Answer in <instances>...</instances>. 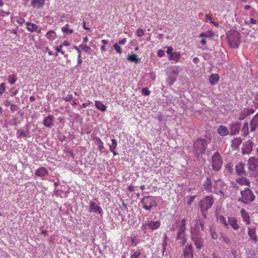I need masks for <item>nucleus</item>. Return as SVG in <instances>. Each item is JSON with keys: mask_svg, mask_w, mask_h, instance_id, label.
I'll return each instance as SVG.
<instances>
[{"mask_svg": "<svg viewBox=\"0 0 258 258\" xmlns=\"http://www.w3.org/2000/svg\"><path fill=\"white\" fill-rule=\"evenodd\" d=\"M180 58V54L179 52H173L169 56V59L173 60L175 62L179 61Z\"/></svg>", "mask_w": 258, "mask_h": 258, "instance_id": "obj_25", "label": "nucleus"}, {"mask_svg": "<svg viewBox=\"0 0 258 258\" xmlns=\"http://www.w3.org/2000/svg\"><path fill=\"white\" fill-rule=\"evenodd\" d=\"M95 144L97 146L99 151H101L104 149L103 143L98 137L94 138Z\"/></svg>", "mask_w": 258, "mask_h": 258, "instance_id": "obj_26", "label": "nucleus"}, {"mask_svg": "<svg viewBox=\"0 0 258 258\" xmlns=\"http://www.w3.org/2000/svg\"><path fill=\"white\" fill-rule=\"evenodd\" d=\"M228 220V224H230L233 229L235 230L239 229L240 227L238 223L237 220L235 217H229Z\"/></svg>", "mask_w": 258, "mask_h": 258, "instance_id": "obj_17", "label": "nucleus"}, {"mask_svg": "<svg viewBox=\"0 0 258 258\" xmlns=\"http://www.w3.org/2000/svg\"><path fill=\"white\" fill-rule=\"evenodd\" d=\"M17 80V76L15 74H12L11 75H9L8 77V82L11 84H15Z\"/></svg>", "mask_w": 258, "mask_h": 258, "instance_id": "obj_38", "label": "nucleus"}, {"mask_svg": "<svg viewBox=\"0 0 258 258\" xmlns=\"http://www.w3.org/2000/svg\"><path fill=\"white\" fill-rule=\"evenodd\" d=\"M73 98V96L71 94L68 95L66 97L62 98L66 102L70 101Z\"/></svg>", "mask_w": 258, "mask_h": 258, "instance_id": "obj_54", "label": "nucleus"}, {"mask_svg": "<svg viewBox=\"0 0 258 258\" xmlns=\"http://www.w3.org/2000/svg\"><path fill=\"white\" fill-rule=\"evenodd\" d=\"M146 224H147V221L142 223V225L141 226V229L142 230H145V229H149L148 228V226H147Z\"/></svg>", "mask_w": 258, "mask_h": 258, "instance_id": "obj_60", "label": "nucleus"}, {"mask_svg": "<svg viewBox=\"0 0 258 258\" xmlns=\"http://www.w3.org/2000/svg\"><path fill=\"white\" fill-rule=\"evenodd\" d=\"M16 22L20 25H23V24L25 23V21L24 20V19L22 18H21V17H18L17 18V20H16Z\"/></svg>", "mask_w": 258, "mask_h": 258, "instance_id": "obj_53", "label": "nucleus"}, {"mask_svg": "<svg viewBox=\"0 0 258 258\" xmlns=\"http://www.w3.org/2000/svg\"><path fill=\"white\" fill-rule=\"evenodd\" d=\"M186 226L180 225L179 226L178 232L185 233Z\"/></svg>", "mask_w": 258, "mask_h": 258, "instance_id": "obj_55", "label": "nucleus"}, {"mask_svg": "<svg viewBox=\"0 0 258 258\" xmlns=\"http://www.w3.org/2000/svg\"><path fill=\"white\" fill-rule=\"evenodd\" d=\"M241 127V124L239 122L233 123L230 125V135H235L237 134Z\"/></svg>", "mask_w": 258, "mask_h": 258, "instance_id": "obj_11", "label": "nucleus"}, {"mask_svg": "<svg viewBox=\"0 0 258 258\" xmlns=\"http://www.w3.org/2000/svg\"><path fill=\"white\" fill-rule=\"evenodd\" d=\"M252 143L250 141H248L244 143L242 149V154H249L250 153V152L252 151Z\"/></svg>", "mask_w": 258, "mask_h": 258, "instance_id": "obj_13", "label": "nucleus"}, {"mask_svg": "<svg viewBox=\"0 0 258 258\" xmlns=\"http://www.w3.org/2000/svg\"><path fill=\"white\" fill-rule=\"evenodd\" d=\"M166 48H167L166 53L168 54L171 55V54L173 53V48L171 46H167Z\"/></svg>", "mask_w": 258, "mask_h": 258, "instance_id": "obj_57", "label": "nucleus"}, {"mask_svg": "<svg viewBox=\"0 0 258 258\" xmlns=\"http://www.w3.org/2000/svg\"><path fill=\"white\" fill-rule=\"evenodd\" d=\"M10 109L12 111H15L17 110V109H18V107L17 105L12 104L11 106Z\"/></svg>", "mask_w": 258, "mask_h": 258, "instance_id": "obj_58", "label": "nucleus"}, {"mask_svg": "<svg viewBox=\"0 0 258 258\" xmlns=\"http://www.w3.org/2000/svg\"><path fill=\"white\" fill-rule=\"evenodd\" d=\"M183 256L184 258L189 257L190 256H193V247L191 244L185 246L183 251Z\"/></svg>", "mask_w": 258, "mask_h": 258, "instance_id": "obj_15", "label": "nucleus"}, {"mask_svg": "<svg viewBox=\"0 0 258 258\" xmlns=\"http://www.w3.org/2000/svg\"><path fill=\"white\" fill-rule=\"evenodd\" d=\"M222 157L220 153L216 152L212 156V161H221Z\"/></svg>", "mask_w": 258, "mask_h": 258, "instance_id": "obj_36", "label": "nucleus"}, {"mask_svg": "<svg viewBox=\"0 0 258 258\" xmlns=\"http://www.w3.org/2000/svg\"><path fill=\"white\" fill-rule=\"evenodd\" d=\"M185 237V234L184 233L177 232V240H180Z\"/></svg>", "mask_w": 258, "mask_h": 258, "instance_id": "obj_48", "label": "nucleus"}, {"mask_svg": "<svg viewBox=\"0 0 258 258\" xmlns=\"http://www.w3.org/2000/svg\"><path fill=\"white\" fill-rule=\"evenodd\" d=\"M143 204V208L150 211L154 207L156 208L157 204L156 198L153 196H144L140 201Z\"/></svg>", "mask_w": 258, "mask_h": 258, "instance_id": "obj_3", "label": "nucleus"}, {"mask_svg": "<svg viewBox=\"0 0 258 258\" xmlns=\"http://www.w3.org/2000/svg\"><path fill=\"white\" fill-rule=\"evenodd\" d=\"M218 133L222 137L226 136L229 133V130L226 126L220 125L217 130Z\"/></svg>", "mask_w": 258, "mask_h": 258, "instance_id": "obj_22", "label": "nucleus"}, {"mask_svg": "<svg viewBox=\"0 0 258 258\" xmlns=\"http://www.w3.org/2000/svg\"><path fill=\"white\" fill-rule=\"evenodd\" d=\"M54 116L52 115H49L44 117L43 122L45 126L47 127H51L54 125L53 120Z\"/></svg>", "mask_w": 258, "mask_h": 258, "instance_id": "obj_14", "label": "nucleus"}, {"mask_svg": "<svg viewBox=\"0 0 258 258\" xmlns=\"http://www.w3.org/2000/svg\"><path fill=\"white\" fill-rule=\"evenodd\" d=\"M248 169L250 174L254 176H258V162H248Z\"/></svg>", "mask_w": 258, "mask_h": 258, "instance_id": "obj_8", "label": "nucleus"}, {"mask_svg": "<svg viewBox=\"0 0 258 258\" xmlns=\"http://www.w3.org/2000/svg\"><path fill=\"white\" fill-rule=\"evenodd\" d=\"M127 59L128 60L131 62H135L136 63H138L139 62V59L137 58V56L135 54H128Z\"/></svg>", "mask_w": 258, "mask_h": 258, "instance_id": "obj_32", "label": "nucleus"}, {"mask_svg": "<svg viewBox=\"0 0 258 258\" xmlns=\"http://www.w3.org/2000/svg\"><path fill=\"white\" fill-rule=\"evenodd\" d=\"M175 79L169 77L167 79V84L169 86H171L174 83V82L175 81Z\"/></svg>", "mask_w": 258, "mask_h": 258, "instance_id": "obj_50", "label": "nucleus"}, {"mask_svg": "<svg viewBox=\"0 0 258 258\" xmlns=\"http://www.w3.org/2000/svg\"><path fill=\"white\" fill-rule=\"evenodd\" d=\"M219 75L218 74H212L209 77V81L212 85H215L219 80Z\"/></svg>", "mask_w": 258, "mask_h": 258, "instance_id": "obj_21", "label": "nucleus"}, {"mask_svg": "<svg viewBox=\"0 0 258 258\" xmlns=\"http://www.w3.org/2000/svg\"><path fill=\"white\" fill-rule=\"evenodd\" d=\"M111 141L112 143L111 145L109 146V150L115 155L116 154L114 152V150L117 146V142L116 140L114 139H112Z\"/></svg>", "mask_w": 258, "mask_h": 258, "instance_id": "obj_31", "label": "nucleus"}, {"mask_svg": "<svg viewBox=\"0 0 258 258\" xmlns=\"http://www.w3.org/2000/svg\"><path fill=\"white\" fill-rule=\"evenodd\" d=\"M79 47L86 52H89L91 50V48L86 44H81Z\"/></svg>", "mask_w": 258, "mask_h": 258, "instance_id": "obj_41", "label": "nucleus"}, {"mask_svg": "<svg viewBox=\"0 0 258 258\" xmlns=\"http://www.w3.org/2000/svg\"><path fill=\"white\" fill-rule=\"evenodd\" d=\"M218 219L219 221L222 223L224 226L226 228H228L229 226L228 222L227 223L226 222L225 218H224L223 216H220L218 218Z\"/></svg>", "mask_w": 258, "mask_h": 258, "instance_id": "obj_39", "label": "nucleus"}, {"mask_svg": "<svg viewBox=\"0 0 258 258\" xmlns=\"http://www.w3.org/2000/svg\"><path fill=\"white\" fill-rule=\"evenodd\" d=\"M46 38L49 41H53L56 38V32L53 30H49L48 31L46 35Z\"/></svg>", "mask_w": 258, "mask_h": 258, "instance_id": "obj_24", "label": "nucleus"}, {"mask_svg": "<svg viewBox=\"0 0 258 258\" xmlns=\"http://www.w3.org/2000/svg\"><path fill=\"white\" fill-rule=\"evenodd\" d=\"M204 230V224L200 220H196L194 227H191V236H202Z\"/></svg>", "mask_w": 258, "mask_h": 258, "instance_id": "obj_6", "label": "nucleus"}, {"mask_svg": "<svg viewBox=\"0 0 258 258\" xmlns=\"http://www.w3.org/2000/svg\"><path fill=\"white\" fill-rule=\"evenodd\" d=\"M206 19L207 20L210 21V22H211V21H212V15L210 14H207L206 15Z\"/></svg>", "mask_w": 258, "mask_h": 258, "instance_id": "obj_64", "label": "nucleus"}, {"mask_svg": "<svg viewBox=\"0 0 258 258\" xmlns=\"http://www.w3.org/2000/svg\"><path fill=\"white\" fill-rule=\"evenodd\" d=\"M44 3V0H31V5L34 8L42 7Z\"/></svg>", "mask_w": 258, "mask_h": 258, "instance_id": "obj_23", "label": "nucleus"}, {"mask_svg": "<svg viewBox=\"0 0 258 258\" xmlns=\"http://www.w3.org/2000/svg\"><path fill=\"white\" fill-rule=\"evenodd\" d=\"M180 241L179 243H180V245H182V246H183L185 244V243L186 242V237H185V238H184L183 239H180Z\"/></svg>", "mask_w": 258, "mask_h": 258, "instance_id": "obj_63", "label": "nucleus"}, {"mask_svg": "<svg viewBox=\"0 0 258 258\" xmlns=\"http://www.w3.org/2000/svg\"><path fill=\"white\" fill-rule=\"evenodd\" d=\"M228 43L232 48H237L240 43V33L235 30H230L227 34Z\"/></svg>", "mask_w": 258, "mask_h": 258, "instance_id": "obj_2", "label": "nucleus"}, {"mask_svg": "<svg viewBox=\"0 0 258 258\" xmlns=\"http://www.w3.org/2000/svg\"><path fill=\"white\" fill-rule=\"evenodd\" d=\"M147 220L146 225L148 226V228L150 230H156L158 229L161 225L160 221L159 220L154 221L152 220H150L149 218H147Z\"/></svg>", "mask_w": 258, "mask_h": 258, "instance_id": "obj_10", "label": "nucleus"}, {"mask_svg": "<svg viewBox=\"0 0 258 258\" xmlns=\"http://www.w3.org/2000/svg\"><path fill=\"white\" fill-rule=\"evenodd\" d=\"M10 14V12H6L3 10H0V16L3 17H4L6 16H9Z\"/></svg>", "mask_w": 258, "mask_h": 258, "instance_id": "obj_51", "label": "nucleus"}, {"mask_svg": "<svg viewBox=\"0 0 258 258\" xmlns=\"http://www.w3.org/2000/svg\"><path fill=\"white\" fill-rule=\"evenodd\" d=\"M191 238L198 249H201L204 246V240L202 236H191Z\"/></svg>", "mask_w": 258, "mask_h": 258, "instance_id": "obj_9", "label": "nucleus"}, {"mask_svg": "<svg viewBox=\"0 0 258 258\" xmlns=\"http://www.w3.org/2000/svg\"><path fill=\"white\" fill-rule=\"evenodd\" d=\"M222 162H211L212 169L215 171H218L221 167Z\"/></svg>", "mask_w": 258, "mask_h": 258, "instance_id": "obj_34", "label": "nucleus"}, {"mask_svg": "<svg viewBox=\"0 0 258 258\" xmlns=\"http://www.w3.org/2000/svg\"><path fill=\"white\" fill-rule=\"evenodd\" d=\"M195 199V196H190L189 197V200L187 203L188 204L190 205L194 201Z\"/></svg>", "mask_w": 258, "mask_h": 258, "instance_id": "obj_62", "label": "nucleus"}, {"mask_svg": "<svg viewBox=\"0 0 258 258\" xmlns=\"http://www.w3.org/2000/svg\"><path fill=\"white\" fill-rule=\"evenodd\" d=\"M27 29L30 32H36L37 33H41V29L39 28L36 24L31 23H26Z\"/></svg>", "mask_w": 258, "mask_h": 258, "instance_id": "obj_12", "label": "nucleus"}, {"mask_svg": "<svg viewBox=\"0 0 258 258\" xmlns=\"http://www.w3.org/2000/svg\"><path fill=\"white\" fill-rule=\"evenodd\" d=\"M90 211H92L96 213H99L100 214H101L103 213L101 208L92 201L90 202Z\"/></svg>", "mask_w": 258, "mask_h": 258, "instance_id": "obj_16", "label": "nucleus"}, {"mask_svg": "<svg viewBox=\"0 0 258 258\" xmlns=\"http://www.w3.org/2000/svg\"><path fill=\"white\" fill-rule=\"evenodd\" d=\"M214 200L212 196H207L199 202V208L203 216L206 218V214L214 204Z\"/></svg>", "mask_w": 258, "mask_h": 258, "instance_id": "obj_1", "label": "nucleus"}, {"mask_svg": "<svg viewBox=\"0 0 258 258\" xmlns=\"http://www.w3.org/2000/svg\"><path fill=\"white\" fill-rule=\"evenodd\" d=\"M136 34L139 37H142L144 35V32L142 29L139 28L136 31Z\"/></svg>", "mask_w": 258, "mask_h": 258, "instance_id": "obj_47", "label": "nucleus"}, {"mask_svg": "<svg viewBox=\"0 0 258 258\" xmlns=\"http://www.w3.org/2000/svg\"><path fill=\"white\" fill-rule=\"evenodd\" d=\"M166 245H167V243H166L165 242L162 243V255H164V252L166 250Z\"/></svg>", "mask_w": 258, "mask_h": 258, "instance_id": "obj_59", "label": "nucleus"}, {"mask_svg": "<svg viewBox=\"0 0 258 258\" xmlns=\"http://www.w3.org/2000/svg\"><path fill=\"white\" fill-rule=\"evenodd\" d=\"M248 123L246 122L243 126L242 128V132L244 136H246L249 134Z\"/></svg>", "mask_w": 258, "mask_h": 258, "instance_id": "obj_37", "label": "nucleus"}, {"mask_svg": "<svg viewBox=\"0 0 258 258\" xmlns=\"http://www.w3.org/2000/svg\"><path fill=\"white\" fill-rule=\"evenodd\" d=\"M157 55L159 57H161L164 56L165 52L162 49H159L157 51Z\"/></svg>", "mask_w": 258, "mask_h": 258, "instance_id": "obj_56", "label": "nucleus"}, {"mask_svg": "<svg viewBox=\"0 0 258 258\" xmlns=\"http://www.w3.org/2000/svg\"><path fill=\"white\" fill-rule=\"evenodd\" d=\"M250 130L253 132L258 127V120L256 119V117H254L252 119L250 123Z\"/></svg>", "mask_w": 258, "mask_h": 258, "instance_id": "obj_28", "label": "nucleus"}, {"mask_svg": "<svg viewBox=\"0 0 258 258\" xmlns=\"http://www.w3.org/2000/svg\"><path fill=\"white\" fill-rule=\"evenodd\" d=\"M95 106L97 109L101 111H105L106 109V107L99 101H95Z\"/></svg>", "mask_w": 258, "mask_h": 258, "instance_id": "obj_27", "label": "nucleus"}, {"mask_svg": "<svg viewBox=\"0 0 258 258\" xmlns=\"http://www.w3.org/2000/svg\"><path fill=\"white\" fill-rule=\"evenodd\" d=\"M6 90L5 84L3 83L0 85V95L3 94Z\"/></svg>", "mask_w": 258, "mask_h": 258, "instance_id": "obj_49", "label": "nucleus"}, {"mask_svg": "<svg viewBox=\"0 0 258 258\" xmlns=\"http://www.w3.org/2000/svg\"><path fill=\"white\" fill-rule=\"evenodd\" d=\"M211 237L213 239H217L218 238V234L216 232L215 230L211 228L210 229Z\"/></svg>", "mask_w": 258, "mask_h": 258, "instance_id": "obj_40", "label": "nucleus"}, {"mask_svg": "<svg viewBox=\"0 0 258 258\" xmlns=\"http://www.w3.org/2000/svg\"><path fill=\"white\" fill-rule=\"evenodd\" d=\"M214 32L212 30H209L206 33H202L199 35V37L209 38L213 37Z\"/></svg>", "mask_w": 258, "mask_h": 258, "instance_id": "obj_33", "label": "nucleus"}, {"mask_svg": "<svg viewBox=\"0 0 258 258\" xmlns=\"http://www.w3.org/2000/svg\"><path fill=\"white\" fill-rule=\"evenodd\" d=\"M61 30L63 33L72 34L74 32L73 29H70L66 27H63L61 28Z\"/></svg>", "mask_w": 258, "mask_h": 258, "instance_id": "obj_43", "label": "nucleus"}, {"mask_svg": "<svg viewBox=\"0 0 258 258\" xmlns=\"http://www.w3.org/2000/svg\"><path fill=\"white\" fill-rule=\"evenodd\" d=\"M240 214L243 221L245 222L246 224L249 225L250 223L249 214L244 209L240 210Z\"/></svg>", "mask_w": 258, "mask_h": 258, "instance_id": "obj_18", "label": "nucleus"}, {"mask_svg": "<svg viewBox=\"0 0 258 258\" xmlns=\"http://www.w3.org/2000/svg\"><path fill=\"white\" fill-rule=\"evenodd\" d=\"M242 140L240 138H235L232 141V146L234 148H237L241 144Z\"/></svg>", "mask_w": 258, "mask_h": 258, "instance_id": "obj_29", "label": "nucleus"}, {"mask_svg": "<svg viewBox=\"0 0 258 258\" xmlns=\"http://www.w3.org/2000/svg\"><path fill=\"white\" fill-rule=\"evenodd\" d=\"M222 237L223 238V241L225 243H229L230 242V239L228 237L225 236H223Z\"/></svg>", "mask_w": 258, "mask_h": 258, "instance_id": "obj_61", "label": "nucleus"}, {"mask_svg": "<svg viewBox=\"0 0 258 258\" xmlns=\"http://www.w3.org/2000/svg\"><path fill=\"white\" fill-rule=\"evenodd\" d=\"M207 143L203 139H199L196 141L194 144V149L196 155H199L204 153L206 149Z\"/></svg>", "mask_w": 258, "mask_h": 258, "instance_id": "obj_5", "label": "nucleus"}, {"mask_svg": "<svg viewBox=\"0 0 258 258\" xmlns=\"http://www.w3.org/2000/svg\"><path fill=\"white\" fill-rule=\"evenodd\" d=\"M138 244V242L137 241V238L135 237H133L131 238V245L134 246H136Z\"/></svg>", "mask_w": 258, "mask_h": 258, "instance_id": "obj_52", "label": "nucleus"}, {"mask_svg": "<svg viewBox=\"0 0 258 258\" xmlns=\"http://www.w3.org/2000/svg\"><path fill=\"white\" fill-rule=\"evenodd\" d=\"M241 197L239 201L243 203L248 204L253 202L255 199V196L252 190L249 188H245L244 190L240 192Z\"/></svg>", "mask_w": 258, "mask_h": 258, "instance_id": "obj_4", "label": "nucleus"}, {"mask_svg": "<svg viewBox=\"0 0 258 258\" xmlns=\"http://www.w3.org/2000/svg\"><path fill=\"white\" fill-rule=\"evenodd\" d=\"M141 252L140 250H135V249H132L130 258H138Z\"/></svg>", "mask_w": 258, "mask_h": 258, "instance_id": "obj_35", "label": "nucleus"}, {"mask_svg": "<svg viewBox=\"0 0 258 258\" xmlns=\"http://www.w3.org/2000/svg\"><path fill=\"white\" fill-rule=\"evenodd\" d=\"M47 174V171L45 168L41 167L37 170L36 174L38 176H43Z\"/></svg>", "mask_w": 258, "mask_h": 258, "instance_id": "obj_30", "label": "nucleus"}, {"mask_svg": "<svg viewBox=\"0 0 258 258\" xmlns=\"http://www.w3.org/2000/svg\"><path fill=\"white\" fill-rule=\"evenodd\" d=\"M204 189L208 192L211 191L212 182L211 177H207L203 184Z\"/></svg>", "mask_w": 258, "mask_h": 258, "instance_id": "obj_19", "label": "nucleus"}, {"mask_svg": "<svg viewBox=\"0 0 258 258\" xmlns=\"http://www.w3.org/2000/svg\"><path fill=\"white\" fill-rule=\"evenodd\" d=\"M113 47L114 48L117 53H118L119 54H121L122 53V49L117 43L114 44L113 45Z\"/></svg>", "mask_w": 258, "mask_h": 258, "instance_id": "obj_44", "label": "nucleus"}, {"mask_svg": "<svg viewBox=\"0 0 258 258\" xmlns=\"http://www.w3.org/2000/svg\"><path fill=\"white\" fill-rule=\"evenodd\" d=\"M16 135L18 138H25L26 137V135L24 131L21 130H18Z\"/></svg>", "mask_w": 258, "mask_h": 258, "instance_id": "obj_42", "label": "nucleus"}, {"mask_svg": "<svg viewBox=\"0 0 258 258\" xmlns=\"http://www.w3.org/2000/svg\"><path fill=\"white\" fill-rule=\"evenodd\" d=\"M62 45H60L59 46L56 47V53H55V55H57V53L60 52L61 54H63L64 52L62 50Z\"/></svg>", "mask_w": 258, "mask_h": 258, "instance_id": "obj_46", "label": "nucleus"}, {"mask_svg": "<svg viewBox=\"0 0 258 258\" xmlns=\"http://www.w3.org/2000/svg\"><path fill=\"white\" fill-rule=\"evenodd\" d=\"M236 172L238 175L242 176L245 174V171L244 170V164L242 162H239V164L236 165Z\"/></svg>", "mask_w": 258, "mask_h": 258, "instance_id": "obj_20", "label": "nucleus"}, {"mask_svg": "<svg viewBox=\"0 0 258 258\" xmlns=\"http://www.w3.org/2000/svg\"><path fill=\"white\" fill-rule=\"evenodd\" d=\"M256 230V228L255 226H249L247 228V234L249 236L250 240L254 243H256L258 242Z\"/></svg>", "mask_w": 258, "mask_h": 258, "instance_id": "obj_7", "label": "nucleus"}, {"mask_svg": "<svg viewBox=\"0 0 258 258\" xmlns=\"http://www.w3.org/2000/svg\"><path fill=\"white\" fill-rule=\"evenodd\" d=\"M142 93L144 96H149L150 94V91L147 88H144L142 90Z\"/></svg>", "mask_w": 258, "mask_h": 258, "instance_id": "obj_45", "label": "nucleus"}]
</instances>
